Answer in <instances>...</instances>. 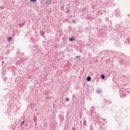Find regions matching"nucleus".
I'll use <instances>...</instances> for the list:
<instances>
[{
	"label": "nucleus",
	"instance_id": "obj_24",
	"mask_svg": "<svg viewBox=\"0 0 130 130\" xmlns=\"http://www.w3.org/2000/svg\"><path fill=\"white\" fill-rule=\"evenodd\" d=\"M62 9H64V5H63V6H62Z\"/></svg>",
	"mask_w": 130,
	"mask_h": 130
},
{
	"label": "nucleus",
	"instance_id": "obj_18",
	"mask_svg": "<svg viewBox=\"0 0 130 130\" xmlns=\"http://www.w3.org/2000/svg\"><path fill=\"white\" fill-rule=\"evenodd\" d=\"M69 12H71L70 10H68L67 11H66V14H68Z\"/></svg>",
	"mask_w": 130,
	"mask_h": 130
},
{
	"label": "nucleus",
	"instance_id": "obj_26",
	"mask_svg": "<svg viewBox=\"0 0 130 130\" xmlns=\"http://www.w3.org/2000/svg\"><path fill=\"white\" fill-rule=\"evenodd\" d=\"M35 41H39V39H37V40H36Z\"/></svg>",
	"mask_w": 130,
	"mask_h": 130
},
{
	"label": "nucleus",
	"instance_id": "obj_6",
	"mask_svg": "<svg viewBox=\"0 0 130 130\" xmlns=\"http://www.w3.org/2000/svg\"><path fill=\"white\" fill-rule=\"evenodd\" d=\"M96 93H98V94H100V93H102V90L98 89L96 90Z\"/></svg>",
	"mask_w": 130,
	"mask_h": 130
},
{
	"label": "nucleus",
	"instance_id": "obj_22",
	"mask_svg": "<svg viewBox=\"0 0 130 130\" xmlns=\"http://www.w3.org/2000/svg\"><path fill=\"white\" fill-rule=\"evenodd\" d=\"M86 124V120H84V125Z\"/></svg>",
	"mask_w": 130,
	"mask_h": 130
},
{
	"label": "nucleus",
	"instance_id": "obj_1",
	"mask_svg": "<svg viewBox=\"0 0 130 130\" xmlns=\"http://www.w3.org/2000/svg\"><path fill=\"white\" fill-rule=\"evenodd\" d=\"M87 20H89V21H93L94 20V17L92 16H87L86 17Z\"/></svg>",
	"mask_w": 130,
	"mask_h": 130
},
{
	"label": "nucleus",
	"instance_id": "obj_25",
	"mask_svg": "<svg viewBox=\"0 0 130 130\" xmlns=\"http://www.w3.org/2000/svg\"><path fill=\"white\" fill-rule=\"evenodd\" d=\"M73 23H76V21H75V20H73Z\"/></svg>",
	"mask_w": 130,
	"mask_h": 130
},
{
	"label": "nucleus",
	"instance_id": "obj_29",
	"mask_svg": "<svg viewBox=\"0 0 130 130\" xmlns=\"http://www.w3.org/2000/svg\"><path fill=\"white\" fill-rule=\"evenodd\" d=\"M17 54H19V53H20V52L18 51L17 52Z\"/></svg>",
	"mask_w": 130,
	"mask_h": 130
},
{
	"label": "nucleus",
	"instance_id": "obj_9",
	"mask_svg": "<svg viewBox=\"0 0 130 130\" xmlns=\"http://www.w3.org/2000/svg\"><path fill=\"white\" fill-rule=\"evenodd\" d=\"M101 78L103 80H104V79H105V76L104 74H102L101 76Z\"/></svg>",
	"mask_w": 130,
	"mask_h": 130
},
{
	"label": "nucleus",
	"instance_id": "obj_14",
	"mask_svg": "<svg viewBox=\"0 0 130 130\" xmlns=\"http://www.w3.org/2000/svg\"><path fill=\"white\" fill-rule=\"evenodd\" d=\"M115 14H119V12H118V10H116L115 11Z\"/></svg>",
	"mask_w": 130,
	"mask_h": 130
},
{
	"label": "nucleus",
	"instance_id": "obj_30",
	"mask_svg": "<svg viewBox=\"0 0 130 130\" xmlns=\"http://www.w3.org/2000/svg\"><path fill=\"white\" fill-rule=\"evenodd\" d=\"M3 9V7H0V10Z\"/></svg>",
	"mask_w": 130,
	"mask_h": 130
},
{
	"label": "nucleus",
	"instance_id": "obj_12",
	"mask_svg": "<svg viewBox=\"0 0 130 130\" xmlns=\"http://www.w3.org/2000/svg\"><path fill=\"white\" fill-rule=\"evenodd\" d=\"M105 21H106V22H108V21H109V18L106 17L105 18Z\"/></svg>",
	"mask_w": 130,
	"mask_h": 130
},
{
	"label": "nucleus",
	"instance_id": "obj_4",
	"mask_svg": "<svg viewBox=\"0 0 130 130\" xmlns=\"http://www.w3.org/2000/svg\"><path fill=\"white\" fill-rule=\"evenodd\" d=\"M46 5H51V0H47L46 2Z\"/></svg>",
	"mask_w": 130,
	"mask_h": 130
},
{
	"label": "nucleus",
	"instance_id": "obj_2",
	"mask_svg": "<svg viewBox=\"0 0 130 130\" xmlns=\"http://www.w3.org/2000/svg\"><path fill=\"white\" fill-rule=\"evenodd\" d=\"M75 41H76V38H75V37H72V38H70L69 39V41L73 42Z\"/></svg>",
	"mask_w": 130,
	"mask_h": 130
},
{
	"label": "nucleus",
	"instance_id": "obj_19",
	"mask_svg": "<svg viewBox=\"0 0 130 130\" xmlns=\"http://www.w3.org/2000/svg\"><path fill=\"white\" fill-rule=\"evenodd\" d=\"M80 57H81V56H80V55L78 56H76V58H80Z\"/></svg>",
	"mask_w": 130,
	"mask_h": 130
},
{
	"label": "nucleus",
	"instance_id": "obj_28",
	"mask_svg": "<svg viewBox=\"0 0 130 130\" xmlns=\"http://www.w3.org/2000/svg\"><path fill=\"white\" fill-rule=\"evenodd\" d=\"M73 98H75V95H72Z\"/></svg>",
	"mask_w": 130,
	"mask_h": 130
},
{
	"label": "nucleus",
	"instance_id": "obj_10",
	"mask_svg": "<svg viewBox=\"0 0 130 130\" xmlns=\"http://www.w3.org/2000/svg\"><path fill=\"white\" fill-rule=\"evenodd\" d=\"M34 122H36V121H37V117H34Z\"/></svg>",
	"mask_w": 130,
	"mask_h": 130
},
{
	"label": "nucleus",
	"instance_id": "obj_3",
	"mask_svg": "<svg viewBox=\"0 0 130 130\" xmlns=\"http://www.w3.org/2000/svg\"><path fill=\"white\" fill-rule=\"evenodd\" d=\"M91 80L92 78L91 77V76H87V77L86 78V81H87V82H91Z\"/></svg>",
	"mask_w": 130,
	"mask_h": 130
},
{
	"label": "nucleus",
	"instance_id": "obj_17",
	"mask_svg": "<svg viewBox=\"0 0 130 130\" xmlns=\"http://www.w3.org/2000/svg\"><path fill=\"white\" fill-rule=\"evenodd\" d=\"M8 80V78L7 77H5L4 79V81H7Z\"/></svg>",
	"mask_w": 130,
	"mask_h": 130
},
{
	"label": "nucleus",
	"instance_id": "obj_31",
	"mask_svg": "<svg viewBox=\"0 0 130 130\" xmlns=\"http://www.w3.org/2000/svg\"><path fill=\"white\" fill-rule=\"evenodd\" d=\"M101 15H103V13H101Z\"/></svg>",
	"mask_w": 130,
	"mask_h": 130
},
{
	"label": "nucleus",
	"instance_id": "obj_11",
	"mask_svg": "<svg viewBox=\"0 0 130 130\" xmlns=\"http://www.w3.org/2000/svg\"><path fill=\"white\" fill-rule=\"evenodd\" d=\"M30 3H36L37 0H30Z\"/></svg>",
	"mask_w": 130,
	"mask_h": 130
},
{
	"label": "nucleus",
	"instance_id": "obj_16",
	"mask_svg": "<svg viewBox=\"0 0 130 130\" xmlns=\"http://www.w3.org/2000/svg\"><path fill=\"white\" fill-rule=\"evenodd\" d=\"M24 123H25V121H23L21 123V125H23V124H24Z\"/></svg>",
	"mask_w": 130,
	"mask_h": 130
},
{
	"label": "nucleus",
	"instance_id": "obj_34",
	"mask_svg": "<svg viewBox=\"0 0 130 130\" xmlns=\"http://www.w3.org/2000/svg\"><path fill=\"white\" fill-rule=\"evenodd\" d=\"M110 104H111V102H110Z\"/></svg>",
	"mask_w": 130,
	"mask_h": 130
},
{
	"label": "nucleus",
	"instance_id": "obj_32",
	"mask_svg": "<svg viewBox=\"0 0 130 130\" xmlns=\"http://www.w3.org/2000/svg\"><path fill=\"white\" fill-rule=\"evenodd\" d=\"M22 55H24V53H22Z\"/></svg>",
	"mask_w": 130,
	"mask_h": 130
},
{
	"label": "nucleus",
	"instance_id": "obj_7",
	"mask_svg": "<svg viewBox=\"0 0 130 130\" xmlns=\"http://www.w3.org/2000/svg\"><path fill=\"white\" fill-rule=\"evenodd\" d=\"M12 39V37H9L7 38V40L9 41V42H10Z\"/></svg>",
	"mask_w": 130,
	"mask_h": 130
},
{
	"label": "nucleus",
	"instance_id": "obj_33",
	"mask_svg": "<svg viewBox=\"0 0 130 130\" xmlns=\"http://www.w3.org/2000/svg\"><path fill=\"white\" fill-rule=\"evenodd\" d=\"M3 77H4V74H2Z\"/></svg>",
	"mask_w": 130,
	"mask_h": 130
},
{
	"label": "nucleus",
	"instance_id": "obj_21",
	"mask_svg": "<svg viewBox=\"0 0 130 130\" xmlns=\"http://www.w3.org/2000/svg\"><path fill=\"white\" fill-rule=\"evenodd\" d=\"M2 63V66H3V64H4V63H5V61H3Z\"/></svg>",
	"mask_w": 130,
	"mask_h": 130
},
{
	"label": "nucleus",
	"instance_id": "obj_15",
	"mask_svg": "<svg viewBox=\"0 0 130 130\" xmlns=\"http://www.w3.org/2000/svg\"><path fill=\"white\" fill-rule=\"evenodd\" d=\"M69 8H70L69 5H66V10H68L69 9Z\"/></svg>",
	"mask_w": 130,
	"mask_h": 130
},
{
	"label": "nucleus",
	"instance_id": "obj_20",
	"mask_svg": "<svg viewBox=\"0 0 130 130\" xmlns=\"http://www.w3.org/2000/svg\"><path fill=\"white\" fill-rule=\"evenodd\" d=\"M32 105H33V104H31V105H30V108H32V107H33V106H32Z\"/></svg>",
	"mask_w": 130,
	"mask_h": 130
},
{
	"label": "nucleus",
	"instance_id": "obj_23",
	"mask_svg": "<svg viewBox=\"0 0 130 130\" xmlns=\"http://www.w3.org/2000/svg\"><path fill=\"white\" fill-rule=\"evenodd\" d=\"M72 130H76V128L73 127V128H72Z\"/></svg>",
	"mask_w": 130,
	"mask_h": 130
},
{
	"label": "nucleus",
	"instance_id": "obj_5",
	"mask_svg": "<svg viewBox=\"0 0 130 130\" xmlns=\"http://www.w3.org/2000/svg\"><path fill=\"white\" fill-rule=\"evenodd\" d=\"M45 34V32H44V31H43V30L40 31V35L41 36H43Z\"/></svg>",
	"mask_w": 130,
	"mask_h": 130
},
{
	"label": "nucleus",
	"instance_id": "obj_8",
	"mask_svg": "<svg viewBox=\"0 0 130 130\" xmlns=\"http://www.w3.org/2000/svg\"><path fill=\"white\" fill-rule=\"evenodd\" d=\"M18 26H19V27H20V28H22V27H23V26H24V23L19 24Z\"/></svg>",
	"mask_w": 130,
	"mask_h": 130
},
{
	"label": "nucleus",
	"instance_id": "obj_27",
	"mask_svg": "<svg viewBox=\"0 0 130 130\" xmlns=\"http://www.w3.org/2000/svg\"><path fill=\"white\" fill-rule=\"evenodd\" d=\"M103 12L104 13H106V10H104Z\"/></svg>",
	"mask_w": 130,
	"mask_h": 130
},
{
	"label": "nucleus",
	"instance_id": "obj_13",
	"mask_svg": "<svg viewBox=\"0 0 130 130\" xmlns=\"http://www.w3.org/2000/svg\"><path fill=\"white\" fill-rule=\"evenodd\" d=\"M66 101H67V102H69V101H70V98H66Z\"/></svg>",
	"mask_w": 130,
	"mask_h": 130
}]
</instances>
